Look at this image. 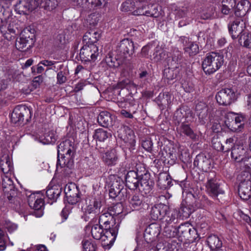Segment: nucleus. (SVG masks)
<instances>
[{
  "label": "nucleus",
  "mask_w": 251,
  "mask_h": 251,
  "mask_svg": "<svg viewBox=\"0 0 251 251\" xmlns=\"http://www.w3.org/2000/svg\"><path fill=\"white\" fill-rule=\"evenodd\" d=\"M117 57H113L111 55L106 57L105 61L107 65L111 68H116L119 67L122 63L123 58L117 55Z\"/></svg>",
  "instance_id": "nucleus-37"
},
{
  "label": "nucleus",
  "mask_w": 251,
  "mask_h": 251,
  "mask_svg": "<svg viewBox=\"0 0 251 251\" xmlns=\"http://www.w3.org/2000/svg\"><path fill=\"white\" fill-rule=\"evenodd\" d=\"M83 251H96L97 245L90 239H84L82 242Z\"/></svg>",
  "instance_id": "nucleus-44"
},
{
  "label": "nucleus",
  "mask_w": 251,
  "mask_h": 251,
  "mask_svg": "<svg viewBox=\"0 0 251 251\" xmlns=\"http://www.w3.org/2000/svg\"><path fill=\"white\" fill-rule=\"evenodd\" d=\"M26 2L28 3L27 7L29 8V11L35 9L40 4L41 5V0H27Z\"/></svg>",
  "instance_id": "nucleus-53"
},
{
  "label": "nucleus",
  "mask_w": 251,
  "mask_h": 251,
  "mask_svg": "<svg viewBox=\"0 0 251 251\" xmlns=\"http://www.w3.org/2000/svg\"><path fill=\"white\" fill-rule=\"evenodd\" d=\"M250 3L247 0H241L236 7L235 14L237 16L242 17L246 15L250 9Z\"/></svg>",
  "instance_id": "nucleus-25"
},
{
  "label": "nucleus",
  "mask_w": 251,
  "mask_h": 251,
  "mask_svg": "<svg viewBox=\"0 0 251 251\" xmlns=\"http://www.w3.org/2000/svg\"><path fill=\"white\" fill-rule=\"evenodd\" d=\"M239 115L232 112H228L225 117L224 122L226 126L227 127L228 126V123L230 124Z\"/></svg>",
  "instance_id": "nucleus-51"
},
{
  "label": "nucleus",
  "mask_w": 251,
  "mask_h": 251,
  "mask_svg": "<svg viewBox=\"0 0 251 251\" xmlns=\"http://www.w3.org/2000/svg\"><path fill=\"white\" fill-rule=\"evenodd\" d=\"M43 78L42 75H39L35 77L33 80V86L37 88L43 82Z\"/></svg>",
  "instance_id": "nucleus-63"
},
{
  "label": "nucleus",
  "mask_w": 251,
  "mask_h": 251,
  "mask_svg": "<svg viewBox=\"0 0 251 251\" xmlns=\"http://www.w3.org/2000/svg\"><path fill=\"white\" fill-rule=\"evenodd\" d=\"M0 166L1 171L4 174L11 173L13 170V166L11 164L10 158L7 155L1 156L0 161Z\"/></svg>",
  "instance_id": "nucleus-26"
},
{
  "label": "nucleus",
  "mask_w": 251,
  "mask_h": 251,
  "mask_svg": "<svg viewBox=\"0 0 251 251\" xmlns=\"http://www.w3.org/2000/svg\"><path fill=\"white\" fill-rule=\"evenodd\" d=\"M239 41L241 44L243 43L244 47L251 48V33L245 32L241 35Z\"/></svg>",
  "instance_id": "nucleus-41"
},
{
  "label": "nucleus",
  "mask_w": 251,
  "mask_h": 251,
  "mask_svg": "<svg viewBox=\"0 0 251 251\" xmlns=\"http://www.w3.org/2000/svg\"><path fill=\"white\" fill-rule=\"evenodd\" d=\"M2 186L5 193L10 195H14L15 192L13 182L9 177L6 176L2 178Z\"/></svg>",
  "instance_id": "nucleus-29"
},
{
  "label": "nucleus",
  "mask_w": 251,
  "mask_h": 251,
  "mask_svg": "<svg viewBox=\"0 0 251 251\" xmlns=\"http://www.w3.org/2000/svg\"><path fill=\"white\" fill-rule=\"evenodd\" d=\"M191 229L189 228V226L186 225H181L177 229V232L182 235H184L188 233L190 231Z\"/></svg>",
  "instance_id": "nucleus-59"
},
{
  "label": "nucleus",
  "mask_w": 251,
  "mask_h": 251,
  "mask_svg": "<svg viewBox=\"0 0 251 251\" xmlns=\"http://www.w3.org/2000/svg\"><path fill=\"white\" fill-rule=\"evenodd\" d=\"M122 185L119 184L118 181L113 183L109 189V196L111 198H115L120 193L122 190Z\"/></svg>",
  "instance_id": "nucleus-40"
},
{
  "label": "nucleus",
  "mask_w": 251,
  "mask_h": 251,
  "mask_svg": "<svg viewBox=\"0 0 251 251\" xmlns=\"http://www.w3.org/2000/svg\"><path fill=\"white\" fill-rule=\"evenodd\" d=\"M171 97L168 93L160 94L158 97V100H160L161 104L162 105H169L171 103Z\"/></svg>",
  "instance_id": "nucleus-49"
},
{
  "label": "nucleus",
  "mask_w": 251,
  "mask_h": 251,
  "mask_svg": "<svg viewBox=\"0 0 251 251\" xmlns=\"http://www.w3.org/2000/svg\"><path fill=\"white\" fill-rule=\"evenodd\" d=\"M169 209L168 206L162 203L155 205L151 208V217L153 220H160L164 216V214Z\"/></svg>",
  "instance_id": "nucleus-14"
},
{
  "label": "nucleus",
  "mask_w": 251,
  "mask_h": 251,
  "mask_svg": "<svg viewBox=\"0 0 251 251\" xmlns=\"http://www.w3.org/2000/svg\"><path fill=\"white\" fill-rule=\"evenodd\" d=\"M72 1L74 5L83 8H87L89 3V0H72Z\"/></svg>",
  "instance_id": "nucleus-57"
},
{
  "label": "nucleus",
  "mask_w": 251,
  "mask_h": 251,
  "mask_svg": "<svg viewBox=\"0 0 251 251\" xmlns=\"http://www.w3.org/2000/svg\"><path fill=\"white\" fill-rule=\"evenodd\" d=\"M206 191L213 198H216L219 194L222 193L219 190V186L213 179L208 180L206 184Z\"/></svg>",
  "instance_id": "nucleus-24"
},
{
  "label": "nucleus",
  "mask_w": 251,
  "mask_h": 251,
  "mask_svg": "<svg viewBox=\"0 0 251 251\" xmlns=\"http://www.w3.org/2000/svg\"><path fill=\"white\" fill-rule=\"evenodd\" d=\"M184 49L190 56L196 55L199 52L198 45L194 42L189 41L188 39H186Z\"/></svg>",
  "instance_id": "nucleus-31"
},
{
  "label": "nucleus",
  "mask_w": 251,
  "mask_h": 251,
  "mask_svg": "<svg viewBox=\"0 0 251 251\" xmlns=\"http://www.w3.org/2000/svg\"><path fill=\"white\" fill-rule=\"evenodd\" d=\"M73 156V155H64V156L60 157L57 156V168H58L59 166H60V168H71L74 164Z\"/></svg>",
  "instance_id": "nucleus-27"
},
{
  "label": "nucleus",
  "mask_w": 251,
  "mask_h": 251,
  "mask_svg": "<svg viewBox=\"0 0 251 251\" xmlns=\"http://www.w3.org/2000/svg\"><path fill=\"white\" fill-rule=\"evenodd\" d=\"M115 51L117 55L123 59L130 56L134 52L133 42L128 39H124L118 44Z\"/></svg>",
  "instance_id": "nucleus-7"
},
{
  "label": "nucleus",
  "mask_w": 251,
  "mask_h": 251,
  "mask_svg": "<svg viewBox=\"0 0 251 251\" xmlns=\"http://www.w3.org/2000/svg\"><path fill=\"white\" fill-rule=\"evenodd\" d=\"M35 140L43 144H50L54 143L56 138L52 132H49L45 133L44 137H36Z\"/></svg>",
  "instance_id": "nucleus-34"
},
{
  "label": "nucleus",
  "mask_w": 251,
  "mask_h": 251,
  "mask_svg": "<svg viewBox=\"0 0 251 251\" xmlns=\"http://www.w3.org/2000/svg\"><path fill=\"white\" fill-rule=\"evenodd\" d=\"M248 153L247 149L243 145L236 143L232 148L231 157L234 161L239 163L245 158Z\"/></svg>",
  "instance_id": "nucleus-12"
},
{
  "label": "nucleus",
  "mask_w": 251,
  "mask_h": 251,
  "mask_svg": "<svg viewBox=\"0 0 251 251\" xmlns=\"http://www.w3.org/2000/svg\"><path fill=\"white\" fill-rule=\"evenodd\" d=\"M30 44H31L30 42L20 36V38L17 39L15 46L18 50L24 51L26 50V48H28L27 47L28 45L29 47L30 46Z\"/></svg>",
  "instance_id": "nucleus-42"
},
{
  "label": "nucleus",
  "mask_w": 251,
  "mask_h": 251,
  "mask_svg": "<svg viewBox=\"0 0 251 251\" xmlns=\"http://www.w3.org/2000/svg\"><path fill=\"white\" fill-rule=\"evenodd\" d=\"M208 246L212 250L220 249L222 246V241L215 235H211L208 237L207 240Z\"/></svg>",
  "instance_id": "nucleus-33"
},
{
  "label": "nucleus",
  "mask_w": 251,
  "mask_h": 251,
  "mask_svg": "<svg viewBox=\"0 0 251 251\" xmlns=\"http://www.w3.org/2000/svg\"><path fill=\"white\" fill-rule=\"evenodd\" d=\"M101 36L100 31L92 29L87 31L83 36V41L87 44L97 43Z\"/></svg>",
  "instance_id": "nucleus-20"
},
{
  "label": "nucleus",
  "mask_w": 251,
  "mask_h": 251,
  "mask_svg": "<svg viewBox=\"0 0 251 251\" xmlns=\"http://www.w3.org/2000/svg\"><path fill=\"white\" fill-rule=\"evenodd\" d=\"M66 77L64 75V73L60 71L57 75V82L58 84H62L65 83L66 81Z\"/></svg>",
  "instance_id": "nucleus-60"
},
{
  "label": "nucleus",
  "mask_w": 251,
  "mask_h": 251,
  "mask_svg": "<svg viewBox=\"0 0 251 251\" xmlns=\"http://www.w3.org/2000/svg\"><path fill=\"white\" fill-rule=\"evenodd\" d=\"M152 143L151 141L147 140L143 142L142 147L144 149L148 151H151V150Z\"/></svg>",
  "instance_id": "nucleus-64"
},
{
  "label": "nucleus",
  "mask_w": 251,
  "mask_h": 251,
  "mask_svg": "<svg viewBox=\"0 0 251 251\" xmlns=\"http://www.w3.org/2000/svg\"><path fill=\"white\" fill-rule=\"evenodd\" d=\"M241 165H243L246 168H251V156L249 154V153L245 156V158L239 162Z\"/></svg>",
  "instance_id": "nucleus-55"
},
{
  "label": "nucleus",
  "mask_w": 251,
  "mask_h": 251,
  "mask_svg": "<svg viewBox=\"0 0 251 251\" xmlns=\"http://www.w3.org/2000/svg\"><path fill=\"white\" fill-rule=\"evenodd\" d=\"M75 148L73 142L70 140H66L58 146L57 155L58 157L64 155H74Z\"/></svg>",
  "instance_id": "nucleus-10"
},
{
  "label": "nucleus",
  "mask_w": 251,
  "mask_h": 251,
  "mask_svg": "<svg viewBox=\"0 0 251 251\" xmlns=\"http://www.w3.org/2000/svg\"><path fill=\"white\" fill-rule=\"evenodd\" d=\"M171 183L170 176L168 175H165L158 178L157 185L160 189H167L170 187Z\"/></svg>",
  "instance_id": "nucleus-38"
},
{
  "label": "nucleus",
  "mask_w": 251,
  "mask_h": 251,
  "mask_svg": "<svg viewBox=\"0 0 251 251\" xmlns=\"http://www.w3.org/2000/svg\"><path fill=\"white\" fill-rule=\"evenodd\" d=\"M224 63V57L220 54L211 52L207 53L203 59L202 67L206 74L210 75L218 70Z\"/></svg>",
  "instance_id": "nucleus-2"
},
{
  "label": "nucleus",
  "mask_w": 251,
  "mask_h": 251,
  "mask_svg": "<svg viewBox=\"0 0 251 251\" xmlns=\"http://www.w3.org/2000/svg\"><path fill=\"white\" fill-rule=\"evenodd\" d=\"M151 7H152V8L150 10H146L145 12L143 11V13L142 15H145L154 18L158 17L160 15V12L158 10V7L154 5H151Z\"/></svg>",
  "instance_id": "nucleus-50"
},
{
  "label": "nucleus",
  "mask_w": 251,
  "mask_h": 251,
  "mask_svg": "<svg viewBox=\"0 0 251 251\" xmlns=\"http://www.w3.org/2000/svg\"><path fill=\"white\" fill-rule=\"evenodd\" d=\"M143 197L141 196L133 195L128 199V206L131 210L140 209L143 203Z\"/></svg>",
  "instance_id": "nucleus-30"
},
{
  "label": "nucleus",
  "mask_w": 251,
  "mask_h": 251,
  "mask_svg": "<svg viewBox=\"0 0 251 251\" xmlns=\"http://www.w3.org/2000/svg\"><path fill=\"white\" fill-rule=\"evenodd\" d=\"M61 193V189L58 188L57 186H53L49 188L46 191L47 197L50 200H56Z\"/></svg>",
  "instance_id": "nucleus-39"
},
{
  "label": "nucleus",
  "mask_w": 251,
  "mask_h": 251,
  "mask_svg": "<svg viewBox=\"0 0 251 251\" xmlns=\"http://www.w3.org/2000/svg\"><path fill=\"white\" fill-rule=\"evenodd\" d=\"M119 160L118 151L116 149H112L106 151L102 155V160L107 166H113L116 165Z\"/></svg>",
  "instance_id": "nucleus-17"
},
{
  "label": "nucleus",
  "mask_w": 251,
  "mask_h": 251,
  "mask_svg": "<svg viewBox=\"0 0 251 251\" xmlns=\"http://www.w3.org/2000/svg\"><path fill=\"white\" fill-rule=\"evenodd\" d=\"M165 235L169 238L175 237L177 235V229L174 228L173 231H172L168 227L165 228Z\"/></svg>",
  "instance_id": "nucleus-62"
},
{
  "label": "nucleus",
  "mask_w": 251,
  "mask_h": 251,
  "mask_svg": "<svg viewBox=\"0 0 251 251\" xmlns=\"http://www.w3.org/2000/svg\"><path fill=\"white\" fill-rule=\"evenodd\" d=\"M100 54L98 46L93 44L84 45L80 50V57L82 61H95Z\"/></svg>",
  "instance_id": "nucleus-6"
},
{
  "label": "nucleus",
  "mask_w": 251,
  "mask_h": 251,
  "mask_svg": "<svg viewBox=\"0 0 251 251\" xmlns=\"http://www.w3.org/2000/svg\"><path fill=\"white\" fill-rule=\"evenodd\" d=\"M119 226L116 225L111 230L103 229L102 225L96 224L91 228L92 237L96 240H100L102 246L105 249H110L117 237Z\"/></svg>",
  "instance_id": "nucleus-1"
},
{
  "label": "nucleus",
  "mask_w": 251,
  "mask_h": 251,
  "mask_svg": "<svg viewBox=\"0 0 251 251\" xmlns=\"http://www.w3.org/2000/svg\"><path fill=\"white\" fill-rule=\"evenodd\" d=\"M20 36L27 40L32 45L34 42L35 38L34 30L30 27H26L22 31Z\"/></svg>",
  "instance_id": "nucleus-36"
},
{
  "label": "nucleus",
  "mask_w": 251,
  "mask_h": 251,
  "mask_svg": "<svg viewBox=\"0 0 251 251\" xmlns=\"http://www.w3.org/2000/svg\"><path fill=\"white\" fill-rule=\"evenodd\" d=\"M126 185L130 189H135L139 186V176L134 171L128 172L126 176Z\"/></svg>",
  "instance_id": "nucleus-18"
},
{
  "label": "nucleus",
  "mask_w": 251,
  "mask_h": 251,
  "mask_svg": "<svg viewBox=\"0 0 251 251\" xmlns=\"http://www.w3.org/2000/svg\"><path fill=\"white\" fill-rule=\"evenodd\" d=\"M140 184L141 190L144 191L145 194L149 193L152 190L153 187V182L150 179L149 175L145 174L140 180Z\"/></svg>",
  "instance_id": "nucleus-23"
},
{
  "label": "nucleus",
  "mask_w": 251,
  "mask_h": 251,
  "mask_svg": "<svg viewBox=\"0 0 251 251\" xmlns=\"http://www.w3.org/2000/svg\"><path fill=\"white\" fill-rule=\"evenodd\" d=\"M178 217V210L174 209L170 210L169 209L168 212L164 214L161 223L162 224H164L165 226H168L172 223H175Z\"/></svg>",
  "instance_id": "nucleus-21"
},
{
  "label": "nucleus",
  "mask_w": 251,
  "mask_h": 251,
  "mask_svg": "<svg viewBox=\"0 0 251 251\" xmlns=\"http://www.w3.org/2000/svg\"><path fill=\"white\" fill-rule=\"evenodd\" d=\"M5 228L7 229V230L9 233H12L17 229L18 226L17 225L14 223L8 221L6 222V223L5 224Z\"/></svg>",
  "instance_id": "nucleus-58"
},
{
  "label": "nucleus",
  "mask_w": 251,
  "mask_h": 251,
  "mask_svg": "<svg viewBox=\"0 0 251 251\" xmlns=\"http://www.w3.org/2000/svg\"><path fill=\"white\" fill-rule=\"evenodd\" d=\"M28 202L29 206L35 210H39V214L35 216L40 217L43 215L42 209L44 206V197L39 193H35L30 194L28 198Z\"/></svg>",
  "instance_id": "nucleus-8"
},
{
  "label": "nucleus",
  "mask_w": 251,
  "mask_h": 251,
  "mask_svg": "<svg viewBox=\"0 0 251 251\" xmlns=\"http://www.w3.org/2000/svg\"><path fill=\"white\" fill-rule=\"evenodd\" d=\"M164 75L168 80H173L175 78V76L173 74V70L170 68L165 69L164 72Z\"/></svg>",
  "instance_id": "nucleus-61"
},
{
  "label": "nucleus",
  "mask_w": 251,
  "mask_h": 251,
  "mask_svg": "<svg viewBox=\"0 0 251 251\" xmlns=\"http://www.w3.org/2000/svg\"><path fill=\"white\" fill-rule=\"evenodd\" d=\"M100 14L98 12H94L88 15L87 22L92 25H96L100 20Z\"/></svg>",
  "instance_id": "nucleus-46"
},
{
  "label": "nucleus",
  "mask_w": 251,
  "mask_h": 251,
  "mask_svg": "<svg viewBox=\"0 0 251 251\" xmlns=\"http://www.w3.org/2000/svg\"><path fill=\"white\" fill-rule=\"evenodd\" d=\"M124 131L126 135H118V136L126 143V146L130 151L134 150L136 141L133 131L126 127L124 128Z\"/></svg>",
  "instance_id": "nucleus-15"
},
{
  "label": "nucleus",
  "mask_w": 251,
  "mask_h": 251,
  "mask_svg": "<svg viewBox=\"0 0 251 251\" xmlns=\"http://www.w3.org/2000/svg\"><path fill=\"white\" fill-rule=\"evenodd\" d=\"M41 5L49 11L54 9L58 5L57 0H43L41 1Z\"/></svg>",
  "instance_id": "nucleus-45"
},
{
  "label": "nucleus",
  "mask_w": 251,
  "mask_h": 251,
  "mask_svg": "<svg viewBox=\"0 0 251 251\" xmlns=\"http://www.w3.org/2000/svg\"><path fill=\"white\" fill-rule=\"evenodd\" d=\"M98 122L102 126H107L111 124L112 118L110 114L107 111H102L99 115Z\"/></svg>",
  "instance_id": "nucleus-32"
},
{
  "label": "nucleus",
  "mask_w": 251,
  "mask_h": 251,
  "mask_svg": "<svg viewBox=\"0 0 251 251\" xmlns=\"http://www.w3.org/2000/svg\"><path fill=\"white\" fill-rule=\"evenodd\" d=\"M31 117V110L25 105L16 106L11 115V122L17 125L22 124L25 120H28Z\"/></svg>",
  "instance_id": "nucleus-4"
},
{
  "label": "nucleus",
  "mask_w": 251,
  "mask_h": 251,
  "mask_svg": "<svg viewBox=\"0 0 251 251\" xmlns=\"http://www.w3.org/2000/svg\"><path fill=\"white\" fill-rule=\"evenodd\" d=\"M28 3L25 0H20L15 5V10L19 14H25L29 11Z\"/></svg>",
  "instance_id": "nucleus-35"
},
{
  "label": "nucleus",
  "mask_w": 251,
  "mask_h": 251,
  "mask_svg": "<svg viewBox=\"0 0 251 251\" xmlns=\"http://www.w3.org/2000/svg\"><path fill=\"white\" fill-rule=\"evenodd\" d=\"M238 96L232 89L224 88L219 91L216 95V99L220 105H227L235 100Z\"/></svg>",
  "instance_id": "nucleus-5"
},
{
  "label": "nucleus",
  "mask_w": 251,
  "mask_h": 251,
  "mask_svg": "<svg viewBox=\"0 0 251 251\" xmlns=\"http://www.w3.org/2000/svg\"><path fill=\"white\" fill-rule=\"evenodd\" d=\"M240 198L245 201L251 200V181L249 179L242 181L238 188Z\"/></svg>",
  "instance_id": "nucleus-16"
},
{
  "label": "nucleus",
  "mask_w": 251,
  "mask_h": 251,
  "mask_svg": "<svg viewBox=\"0 0 251 251\" xmlns=\"http://www.w3.org/2000/svg\"><path fill=\"white\" fill-rule=\"evenodd\" d=\"M64 192L68 203L74 205L79 201V190L75 183L67 184L64 188Z\"/></svg>",
  "instance_id": "nucleus-9"
},
{
  "label": "nucleus",
  "mask_w": 251,
  "mask_h": 251,
  "mask_svg": "<svg viewBox=\"0 0 251 251\" xmlns=\"http://www.w3.org/2000/svg\"><path fill=\"white\" fill-rule=\"evenodd\" d=\"M110 136H111L110 133L107 132V131L102 128H99L96 130L94 135L95 139H97L100 142L104 141Z\"/></svg>",
  "instance_id": "nucleus-43"
},
{
  "label": "nucleus",
  "mask_w": 251,
  "mask_h": 251,
  "mask_svg": "<svg viewBox=\"0 0 251 251\" xmlns=\"http://www.w3.org/2000/svg\"><path fill=\"white\" fill-rule=\"evenodd\" d=\"M244 21L240 19L235 20L229 24L228 27L230 34L233 39H236L242 33L245 27Z\"/></svg>",
  "instance_id": "nucleus-11"
},
{
  "label": "nucleus",
  "mask_w": 251,
  "mask_h": 251,
  "mask_svg": "<svg viewBox=\"0 0 251 251\" xmlns=\"http://www.w3.org/2000/svg\"><path fill=\"white\" fill-rule=\"evenodd\" d=\"M177 239L173 240L171 243V251H182L181 243Z\"/></svg>",
  "instance_id": "nucleus-54"
},
{
  "label": "nucleus",
  "mask_w": 251,
  "mask_h": 251,
  "mask_svg": "<svg viewBox=\"0 0 251 251\" xmlns=\"http://www.w3.org/2000/svg\"><path fill=\"white\" fill-rule=\"evenodd\" d=\"M159 233V227L156 224H152L146 229L144 236L146 240L152 241L158 236Z\"/></svg>",
  "instance_id": "nucleus-19"
},
{
  "label": "nucleus",
  "mask_w": 251,
  "mask_h": 251,
  "mask_svg": "<svg viewBox=\"0 0 251 251\" xmlns=\"http://www.w3.org/2000/svg\"><path fill=\"white\" fill-rule=\"evenodd\" d=\"M244 117L242 115H239L227 127L233 132L240 131L244 127Z\"/></svg>",
  "instance_id": "nucleus-22"
},
{
  "label": "nucleus",
  "mask_w": 251,
  "mask_h": 251,
  "mask_svg": "<svg viewBox=\"0 0 251 251\" xmlns=\"http://www.w3.org/2000/svg\"><path fill=\"white\" fill-rule=\"evenodd\" d=\"M123 206L122 203H118L112 207L111 212L112 216H117L123 212Z\"/></svg>",
  "instance_id": "nucleus-52"
},
{
  "label": "nucleus",
  "mask_w": 251,
  "mask_h": 251,
  "mask_svg": "<svg viewBox=\"0 0 251 251\" xmlns=\"http://www.w3.org/2000/svg\"><path fill=\"white\" fill-rule=\"evenodd\" d=\"M121 10L123 12H131L134 15H142V14H135V12L137 10V6L133 0H125L121 5Z\"/></svg>",
  "instance_id": "nucleus-28"
},
{
  "label": "nucleus",
  "mask_w": 251,
  "mask_h": 251,
  "mask_svg": "<svg viewBox=\"0 0 251 251\" xmlns=\"http://www.w3.org/2000/svg\"><path fill=\"white\" fill-rule=\"evenodd\" d=\"M181 132L192 139L195 140L197 139V135L194 133L193 131L187 125L183 124L181 126Z\"/></svg>",
  "instance_id": "nucleus-47"
},
{
  "label": "nucleus",
  "mask_w": 251,
  "mask_h": 251,
  "mask_svg": "<svg viewBox=\"0 0 251 251\" xmlns=\"http://www.w3.org/2000/svg\"><path fill=\"white\" fill-rule=\"evenodd\" d=\"M192 212V211L191 208L184 206H181L180 209L178 210V216L181 217L182 219L188 218Z\"/></svg>",
  "instance_id": "nucleus-48"
},
{
  "label": "nucleus",
  "mask_w": 251,
  "mask_h": 251,
  "mask_svg": "<svg viewBox=\"0 0 251 251\" xmlns=\"http://www.w3.org/2000/svg\"><path fill=\"white\" fill-rule=\"evenodd\" d=\"M105 0H89V4H91L92 8H100L104 5Z\"/></svg>",
  "instance_id": "nucleus-56"
},
{
  "label": "nucleus",
  "mask_w": 251,
  "mask_h": 251,
  "mask_svg": "<svg viewBox=\"0 0 251 251\" xmlns=\"http://www.w3.org/2000/svg\"><path fill=\"white\" fill-rule=\"evenodd\" d=\"M101 202L96 198H87L81 207L82 218L85 221H94L100 212Z\"/></svg>",
  "instance_id": "nucleus-3"
},
{
  "label": "nucleus",
  "mask_w": 251,
  "mask_h": 251,
  "mask_svg": "<svg viewBox=\"0 0 251 251\" xmlns=\"http://www.w3.org/2000/svg\"><path fill=\"white\" fill-rule=\"evenodd\" d=\"M99 217V223L100 225H103L104 226L105 230H111L112 227L116 225H119L116 223L115 219L112 216V213L108 211L102 213Z\"/></svg>",
  "instance_id": "nucleus-13"
}]
</instances>
